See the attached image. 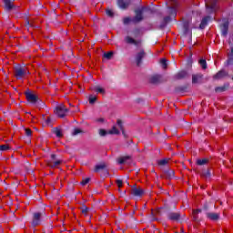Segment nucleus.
Masks as SVG:
<instances>
[{
  "instance_id": "1",
  "label": "nucleus",
  "mask_w": 233,
  "mask_h": 233,
  "mask_svg": "<svg viewBox=\"0 0 233 233\" xmlns=\"http://www.w3.org/2000/svg\"><path fill=\"white\" fill-rule=\"evenodd\" d=\"M167 5L168 8L169 16H166L164 18V25L170 23L172 17H176V15H177V6H179V3L177 0H167Z\"/></svg>"
},
{
  "instance_id": "2",
  "label": "nucleus",
  "mask_w": 233,
  "mask_h": 233,
  "mask_svg": "<svg viewBox=\"0 0 233 233\" xmlns=\"http://www.w3.org/2000/svg\"><path fill=\"white\" fill-rule=\"evenodd\" d=\"M14 74L15 77H16L17 79H23L26 77V76H30V70L26 66H17L16 67H15Z\"/></svg>"
},
{
  "instance_id": "3",
  "label": "nucleus",
  "mask_w": 233,
  "mask_h": 233,
  "mask_svg": "<svg viewBox=\"0 0 233 233\" xmlns=\"http://www.w3.org/2000/svg\"><path fill=\"white\" fill-rule=\"evenodd\" d=\"M206 7L208 14H212L218 10V5L216 0H207Z\"/></svg>"
},
{
  "instance_id": "4",
  "label": "nucleus",
  "mask_w": 233,
  "mask_h": 233,
  "mask_svg": "<svg viewBox=\"0 0 233 233\" xmlns=\"http://www.w3.org/2000/svg\"><path fill=\"white\" fill-rule=\"evenodd\" d=\"M56 114L58 116V117H65L66 116V112H68V109L65 105H60L56 107Z\"/></svg>"
},
{
  "instance_id": "5",
  "label": "nucleus",
  "mask_w": 233,
  "mask_h": 233,
  "mask_svg": "<svg viewBox=\"0 0 233 233\" xmlns=\"http://www.w3.org/2000/svg\"><path fill=\"white\" fill-rule=\"evenodd\" d=\"M51 161L47 163L48 167L51 168H56L63 163V160H56V155H51Z\"/></svg>"
},
{
  "instance_id": "6",
  "label": "nucleus",
  "mask_w": 233,
  "mask_h": 233,
  "mask_svg": "<svg viewBox=\"0 0 233 233\" xmlns=\"http://www.w3.org/2000/svg\"><path fill=\"white\" fill-rule=\"evenodd\" d=\"M135 14L136 15L132 18V23H140V21H143V9H137Z\"/></svg>"
},
{
  "instance_id": "7",
  "label": "nucleus",
  "mask_w": 233,
  "mask_h": 233,
  "mask_svg": "<svg viewBox=\"0 0 233 233\" xmlns=\"http://www.w3.org/2000/svg\"><path fill=\"white\" fill-rule=\"evenodd\" d=\"M25 97L29 103H37V96L34 93H25Z\"/></svg>"
},
{
  "instance_id": "8",
  "label": "nucleus",
  "mask_w": 233,
  "mask_h": 233,
  "mask_svg": "<svg viewBox=\"0 0 233 233\" xmlns=\"http://www.w3.org/2000/svg\"><path fill=\"white\" fill-rule=\"evenodd\" d=\"M33 227H37L41 225V213H35L32 221Z\"/></svg>"
},
{
  "instance_id": "9",
  "label": "nucleus",
  "mask_w": 233,
  "mask_h": 233,
  "mask_svg": "<svg viewBox=\"0 0 233 233\" xmlns=\"http://www.w3.org/2000/svg\"><path fill=\"white\" fill-rule=\"evenodd\" d=\"M131 194H132L133 196L141 197V196H143V195L145 194V190H143V188H141V187H132V189H131Z\"/></svg>"
},
{
  "instance_id": "10",
  "label": "nucleus",
  "mask_w": 233,
  "mask_h": 233,
  "mask_svg": "<svg viewBox=\"0 0 233 233\" xmlns=\"http://www.w3.org/2000/svg\"><path fill=\"white\" fill-rule=\"evenodd\" d=\"M126 43H127V45H135V46H139V45H141V40H136L130 36H127Z\"/></svg>"
},
{
  "instance_id": "11",
  "label": "nucleus",
  "mask_w": 233,
  "mask_h": 233,
  "mask_svg": "<svg viewBox=\"0 0 233 233\" xmlns=\"http://www.w3.org/2000/svg\"><path fill=\"white\" fill-rule=\"evenodd\" d=\"M145 56H146V53L144 50H142L137 54L136 62H137V66H140L141 61H142L143 57H145Z\"/></svg>"
},
{
  "instance_id": "12",
  "label": "nucleus",
  "mask_w": 233,
  "mask_h": 233,
  "mask_svg": "<svg viewBox=\"0 0 233 233\" xmlns=\"http://www.w3.org/2000/svg\"><path fill=\"white\" fill-rule=\"evenodd\" d=\"M117 5L122 10H127L130 6V2L125 0H117Z\"/></svg>"
},
{
  "instance_id": "13",
  "label": "nucleus",
  "mask_w": 233,
  "mask_h": 233,
  "mask_svg": "<svg viewBox=\"0 0 233 233\" xmlns=\"http://www.w3.org/2000/svg\"><path fill=\"white\" fill-rule=\"evenodd\" d=\"M168 219H170L171 221H179L181 215L179 213H169L167 215Z\"/></svg>"
},
{
  "instance_id": "14",
  "label": "nucleus",
  "mask_w": 233,
  "mask_h": 233,
  "mask_svg": "<svg viewBox=\"0 0 233 233\" xmlns=\"http://www.w3.org/2000/svg\"><path fill=\"white\" fill-rule=\"evenodd\" d=\"M161 76L160 75H155L150 77L149 83H152L153 85H157V83H161Z\"/></svg>"
},
{
  "instance_id": "15",
  "label": "nucleus",
  "mask_w": 233,
  "mask_h": 233,
  "mask_svg": "<svg viewBox=\"0 0 233 233\" xmlns=\"http://www.w3.org/2000/svg\"><path fill=\"white\" fill-rule=\"evenodd\" d=\"M207 218L211 221H218L219 219V213H207Z\"/></svg>"
},
{
  "instance_id": "16",
  "label": "nucleus",
  "mask_w": 233,
  "mask_h": 233,
  "mask_svg": "<svg viewBox=\"0 0 233 233\" xmlns=\"http://www.w3.org/2000/svg\"><path fill=\"white\" fill-rule=\"evenodd\" d=\"M5 10H14L15 8V5H14V3L10 0H4Z\"/></svg>"
},
{
  "instance_id": "17",
  "label": "nucleus",
  "mask_w": 233,
  "mask_h": 233,
  "mask_svg": "<svg viewBox=\"0 0 233 233\" xmlns=\"http://www.w3.org/2000/svg\"><path fill=\"white\" fill-rule=\"evenodd\" d=\"M208 21H210V16H205L200 23L199 28L203 30L208 25Z\"/></svg>"
},
{
  "instance_id": "18",
  "label": "nucleus",
  "mask_w": 233,
  "mask_h": 233,
  "mask_svg": "<svg viewBox=\"0 0 233 233\" xmlns=\"http://www.w3.org/2000/svg\"><path fill=\"white\" fill-rule=\"evenodd\" d=\"M203 79V75L198 74V75H193L192 76V83H201V80Z\"/></svg>"
},
{
  "instance_id": "19",
  "label": "nucleus",
  "mask_w": 233,
  "mask_h": 233,
  "mask_svg": "<svg viewBox=\"0 0 233 233\" xmlns=\"http://www.w3.org/2000/svg\"><path fill=\"white\" fill-rule=\"evenodd\" d=\"M225 76H227V72L219 71L214 76V79H222V77H225Z\"/></svg>"
},
{
  "instance_id": "20",
  "label": "nucleus",
  "mask_w": 233,
  "mask_h": 233,
  "mask_svg": "<svg viewBox=\"0 0 233 233\" xmlns=\"http://www.w3.org/2000/svg\"><path fill=\"white\" fill-rule=\"evenodd\" d=\"M187 76V72L186 71H180L179 73H177L176 75V79H185V77Z\"/></svg>"
},
{
  "instance_id": "21",
  "label": "nucleus",
  "mask_w": 233,
  "mask_h": 233,
  "mask_svg": "<svg viewBox=\"0 0 233 233\" xmlns=\"http://www.w3.org/2000/svg\"><path fill=\"white\" fill-rule=\"evenodd\" d=\"M106 167V163L98 164L95 167V172H99V170H105Z\"/></svg>"
},
{
  "instance_id": "22",
  "label": "nucleus",
  "mask_w": 233,
  "mask_h": 233,
  "mask_svg": "<svg viewBox=\"0 0 233 233\" xmlns=\"http://www.w3.org/2000/svg\"><path fill=\"white\" fill-rule=\"evenodd\" d=\"M168 158L160 159L157 161V165H159V167H165L166 165L168 164Z\"/></svg>"
},
{
  "instance_id": "23",
  "label": "nucleus",
  "mask_w": 233,
  "mask_h": 233,
  "mask_svg": "<svg viewBox=\"0 0 233 233\" xmlns=\"http://www.w3.org/2000/svg\"><path fill=\"white\" fill-rule=\"evenodd\" d=\"M127 159H130V157H121L117 158L118 165H123Z\"/></svg>"
},
{
  "instance_id": "24",
  "label": "nucleus",
  "mask_w": 233,
  "mask_h": 233,
  "mask_svg": "<svg viewBox=\"0 0 233 233\" xmlns=\"http://www.w3.org/2000/svg\"><path fill=\"white\" fill-rule=\"evenodd\" d=\"M95 92H96L97 94H102V96H105V88L101 87V86H96L94 88Z\"/></svg>"
},
{
  "instance_id": "25",
  "label": "nucleus",
  "mask_w": 233,
  "mask_h": 233,
  "mask_svg": "<svg viewBox=\"0 0 233 233\" xmlns=\"http://www.w3.org/2000/svg\"><path fill=\"white\" fill-rule=\"evenodd\" d=\"M228 65H232V61H233V47L231 48V51L228 53Z\"/></svg>"
},
{
  "instance_id": "26",
  "label": "nucleus",
  "mask_w": 233,
  "mask_h": 233,
  "mask_svg": "<svg viewBox=\"0 0 233 233\" xmlns=\"http://www.w3.org/2000/svg\"><path fill=\"white\" fill-rule=\"evenodd\" d=\"M108 134L111 135H118L119 134V130L117 129V127H116V126H114L109 131Z\"/></svg>"
},
{
  "instance_id": "27",
  "label": "nucleus",
  "mask_w": 233,
  "mask_h": 233,
  "mask_svg": "<svg viewBox=\"0 0 233 233\" xmlns=\"http://www.w3.org/2000/svg\"><path fill=\"white\" fill-rule=\"evenodd\" d=\"M207 163H208V159H207V158H202V159L197 160V165H199V166L207 165Z\"/></svg>"
},
{
  "instance_id": "28",
  "label": "nucleus",
  "mask_w": 233,
  "mask_h": 233,
  "mask_svg": "<svg viewBox=\"0 0 233 233\" xmlns=\"http://www.w3.org/2000/svg\"><path fill=\"white\" fill-rule=\"evenodd\" d=\"M199 65L203 68V70H207V60L200 59L199 60Z\"/></svg>"
},
{
  "instance_id": "29",
  "label": "nucleus",
  "mask_w": 233,
  "mask_h": 233,
  "mask_svg": "<svg viewBox=\"0 0 233 233\" xmlns=\"http://www.w3.org/2000/svg\"><path fill=\"white\" fill-rule=\"evenodd\" d=\"M5 150H10V146L8 144L1 145L0 146V151L5 152Z\"/></svg>"
},
{
  "instance_id": "30",
  "label": "nucleus",
  "mask_w": 233,
  "mask_h": 233,
  "mask_svg": "<svg viewBox=\"0 0 233 233\" xmlns=\"http://www.w3.org/2000/svg\"><path fill=\"white\" fill-rule=\"evenodd\" d=\"M112 56H114V52L112 51L104 54V57H106V59H112Z\"/></svg>"
},
{
  "instance_id": "31",
  "label": "nucleus",
  "mask_w": 233,
  "mask_h": 233,
  "mask_svg": "<svg viewBox=\"0 0 233 233\" xmlns=\"http://www.w3.org/2000/svg\"><path fill=\"white\" fill-rule=\"evenodd\" d=\"M55 134L56 137H63V132L59 128L55 129Z\"/></svg>"
},
{
  "instance_id": "32",
  "label": "nucleus",
  "mask_w": 233,
  "mask_h": 233,
  "mask_svg": "<svg viewBox=\"0 0 233 233\" xmlns=\"http://www.w3.org/2000/svg\"><path fill=\"white\" fill-rule=\"evenodd\" d=\"M96 101H97V96H89V103L92 105L94 103H96Z\"/></svg>"
},
{
  "instance_id": "33",
  "label": "nucleus",
  "mask_w": 233,
  "mask_h": 233,
  "mask_svg": "<svg viewBox=\"0 0 233 233\" xmlns=\"http://www.w3.org/2000/svg\"><path fill=\"white\" fill-rule=\"evenodd\" d=\"M81 212H82V214H83L84 216H87V215H88V208L84 206V207L82 208Z\"/></svg>"
},
{
  "instance_id": "34",
  "label": "nucleus",
  "mask_w": 233,
  "mask_h": 233,
  "mask_svg": "<svg viewBox=\"0 0 233 233\" xmlns=\"http://www.w3.org/2000/svg\"><path fill=\"white\" fill-rule=\"evenodd\" d=\"M160 63H161L163 68H167V59L162 58V59L160 60Z\"/></svg>"
},
{
  "instance_id": "35",
  "label": "nucleus",
  "mask_w": 233,
  "mask_h": 233,
  "mask_svg": "<svg viewBox=\"0 0 233 233\" xmlns=\"http://www.w3.org/2000/svg\"><path fill=\"white\" fill-rule=\"evenodd\" d=\"M90 183V178H85L81 181V185L85 187V185H88Z\"/></svg>"
},
{
  "instance_id": "36",
  "label": "nucleus",
  "mask_w": 233,
  "mask_h": 233,
  "mask_svg": "<svg viewBox=\"0 0 233 233\" xmlns=\"http://www.w3.org/2000/svg\"><path fill=\"white\" fill-rule=\"evenodd\" d=\"M132 22V19L130 17H125L123 19L124 25H128V23Z\"/></svg>"
},
{
  "instance_id": "37",
  "label": "nucleus",
  "mask_w": 233,
  "mask_h": 233,
  "mask_svg": "<svg viewBox=\"0 0 233 233\" xmlns=\"http://www.w3.org/2000/svg\"><path fill=\"white\" fill-rule=\"evenodd\" d=\"M108 134V131L105 130V129H100L99 130V135L102 137H105Z\"/></svg>"
},
{
  "instance_id": "38",
  "label": "nucleus",
  "mask_w": 233,
  "mask_h": 233,
  "mask_svg": "<svg viewBox=\"0 0 233 233\" xmlns=\"http://www.w3.org/2000/svg\"><path fill=\"white\" fill-rule=\"evenodd\" d=\"M106 15H108L109 17H113V16H114V13H113L112 10H110V9H107V10L106 11Z\"/></svg>"
},
{
  "instance_id": "39",
  "label": "nucleus",
  "mask_w": 233,
  "mask_h": 233,
  "mask_svg": "<svg viewBox=\"0 0 233 233\" xmlns=\"http://www.w3.org/2000/svg\"><path fill=\"white\" fill-rule=\"evenodd\" d=\"M116 185L118 187V188H122L123 187V180H116Z\"/></svg>"
},
{
  "instance_id": "40",
  "label": "nucleus",
  "mask_w": 233,
  "mask_h": 233,
  "mask_svg": "<svg viewBox=\"0 0 233 233\" xmlns=\"http://www.w3.org/2000/svg\"><path fill=\"white\" fill-rule=\"evenodd\" d=\"M116 125H118L120 130H123V122H122L121 120L118 119V120L116 121Z\"/></svg>"
},
{
  "instance_id": "41",
  "label": "nucleus",
  "mask_w": 233,
  "mask_h": 233,
  "mask_svg": "<svg viewBox=\"0 0 233 233\" xmlns=\"http://www.w3.org/2000/svg\"><path fill=\"white\" fill-rule=\"evenodd\" d=\"M215 92H225V87H216Z\"/></svg>"
},
{
  "instance_id": "42",
  "label": "nucleus",
  "mask_w": 233,
  "mask_h": 233,
  "mask_svg": "<svg viewBox=\"0 0 233 233\" xmlns=\"http://www.w3.org/2000/svg\"><path fill=\"white\" fill-rule=\"evenodd\" d=\"M77 134H81V129L76 128V129L74 130L73 136H77Z\"/></svg>"
},
{
  "instance_id": "43",
  "label": "nucleus",
  "mask_w": 233,
  "mask_h": 233,
  "mask_svg": "<svg viewBox=\"0 0 233 233\" xmlns=\"http://www.w3.org/2000/svg\"><path fill=\"white\" fill-rule=\"evenodd\" d=\"M25 136H32V129L25 128Z\"/></svg>"
},
{
  "instance_id": "44",
  "label": "nucleus",
  "mask_w": 233,
  "mask_h": 233,
  "mask_svg": "<svg viewBox=\"0 0 233 233\" xmlns=\"http://www.w3.org/2000/svg\"><path fill=\"white\" fill-rule=\"evenodd\" d=\"M199 212H201V209H194L193 216H198V214H199Z\"/></svg>"
},
{
  "instance_id": "45",
  "label": "nucleus",
  "mask_w": 233,
  "mask_h": 233,
  "mask_svg": "<svg viewBox=\"0 0 233 233\" xmlns=\"http://www.w3.org/2000/svg\"><path fill=\"white\" fill-rule=\"evenodd\" d=\"M157 214H159V209L152 210L153 216H157Z\"/></svg>"
},
{
  "instance_id": "46",
  "label": "nucleus",
  "mask_w": 233,
  "mask_h": 233,
  "mask_svg": "<svg viewBox=\"0 0 233 233\" xmlns=\"http://www.w3.org/2000/svg\"><path fill=\"white\" fill-rule=\"evenodd\" d=\"M96 121L98 123H104L105 122V118H98V119H96Z\"/></svg>"
}]
</instances>
